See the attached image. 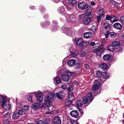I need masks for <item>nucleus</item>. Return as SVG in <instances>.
<instances>
[{
    "label": "nucleus",
    "instance_id": "1",
    "mask_svg": "<svg viewBox=\"0 0 124 124\" xmlns=\"http://www.w3.org/2000/svg\"><path fill=\"white\" fill-rule=\"evenodd\" d=\"M73 73L68 71H66L65 74L62 76V79L64 81H67L70 79V77L73 76Z\"/></svg>",
    "mask_w": 124,
    "mask_h": 124
},
{
    "label": "nucleus",
    "instance_id": "2",
    "mask_svg": "<svg viewBox=\"0 0 124 124\" xmlns=\"http://www.w3.org/2000/svg\"><path fill=\"white\" fill-rule=\"evenodd\" d=\"M54 95V94L53 93H50L48 94L47 98L45 100L46 105L48 106L50 105L52 99L53 98Z\"/></svg>",
    "mask_w": 124,
    "mask_h": 124
},
{
    "label": "nucleus",
    "instance_id": "3",
    "mask_svg": "<svg viewBox=\"0 0 124 124\" xmlns=\"http://www.w3.org/2000/svg\"><path fill=\"white\" fill-rule=\"evenodd\" d=\"M100 46V43H98L93 47V53H96V55L98 56H100L101 55V53L99 51L100 50H99Z\"/></svg>",
    "mask_w": 124,
    "mask_h": 124
},
{
    "label": "nucleus",
    "instance_id": "4",
    "mask_svg": "<svg viewBox=\"0 0 124 124\" xmlns=\"http://www.w3.org/2000/svg\"><path fill=\"white\" fill-rule=\"evenodd\" d=\"M0 101L2 102V106L5 109H7V105L6 104V100L5 96H1L0 100Z\"/></svg>",
    "mask_w": 124,
    "mask_h": 124
},
{
    "label": "nucleus",
    "instance_id": "5",
    "mask_svg": "<svg viewBox=\"0 0 124 124\" xmlns=\"http://www.w3.org/2000/svg\"><path fill=\"white\" fill-rule=\"evenodd\" d=\"M88 5V4H85V3L82 2L79 3L78 6V7L79 9H81L82 10L85 9Z\"/></svg>",
    "mask_w": 124,
    "mask_h": 124
},
{
    "label": "nucleus",
    "instance_id": "6",
    "mask_svg": "<svg viewBox=\"0 0 124 124\" xmlns=\"http://www.w3.org/2000/svg\"><path fill=\"white\" fill-rule=\"evenodd\" d=\"M84 41L81 38L77 39L76 41V44L77 45L80 47H84Z\"/></svg>",
    "mask_w": 124,
    "mask_h": 124
},
{
    "label": "nucleus",
    "instance_id": "7",
    "mask_svg": "<svg viewBox=\"0 0 124 124\" xmlns=\"http://www.w3.org/2000/svg\"><path fill=\"white\" fill-rule=\"evenodd\" d=\"M91 19L88 17H85L83 20V24L85 25H88L90 22Z\"/></svg>",
    "mask_w": 124,
    "mask_h": 124
},
{
    "label": "nucleus",
    "instance_id": "8",
    "mask_svg": "<svg viewBox=\"0 0 124 124\" xmlns=\"http://www.w3.org/2000/svg\"><path fill=\"white\" fill-rule=\"evenodd\" d=\"M68 17L67 18L69 23H70L75 21V18L74 16L70 15L67 16Z\"/></svg>",
    "mask_w": 124,
    "mask_h": 124
},
{
    "label": "nucleus",
    "instance_id": "9",
    "mask_svg": "<svg viewBox=\"0 0 124 124\" xmlns=\"http://www.w3.org/2000/svg\"><path fill=\"white\" fill-rule=\"evenodd\" d=\"M43 95L42 93H38L36 95L37 100L39 102H42L43 100Z\"/></svg>",
    "mask_w": 124,
    "mask_h": 124
},
{
    "label": "nucleus",
    "instance_id": "10",
    "mask_svg": "<svg viewBox=\"0 0 124 124\" xmlns=\"http://www.w3.org/2000/svg\"><path fill=\"white\" fill-rule=\"evenodd\" d=\"M61 118L58 116L55 117L54 119L53 124H61Z\"/></svg>",
    "mask_w": 124,
    "mask_h": 124
},
{
    "label": "nucleus",
    "instance_id": "11",
    "mask_svg": "<svg viewBox=\"0 0 124 124\" xmlns=\"http://www.w3.org/2000/svg\"><path fill=\"white\" fill-rule=\"evenodd\" d=\"M85 11V14L87 16H89L91 13L92 10L91 8L88 6L87 8H86Z\"/></svg>",
    "mask_w": 124,
    "mask_h": 124
},
{
    "label": "nucleus",
    "instance_id": "12",
    "mask_svg": "<svg viewBox=\"0 0 124 124\" xmlns=\"http://www.w3.org/2000/svg\"><path fill=\"white\" fill-rule=\"evenodd\" d=\"M70 114L72 116L75 118H77L78 116V113L77 110L71 111L70 113Z\"/></svg>",
    "mask_w": 124,
    "mask_h": 124
},
{
    "label": "nucleus",
    "instance_id": "13",
    "mask_svg": "<svg viewBox=\"0 0 124 124\" xmlns=\"http://www.w3.org/2000/svg\"><path fill=\"white\" fill-rule=\"evenodd\" d=\"M83 35L84 38L86 39L90 38L92 37V34L89 32L84 33Z\"/></svg>",
    "mask_w": 124,
    "mask_h": 124
},
{
    "label": "nucleus",
    "instance_id": "14",
    "mask_svg": "<svg viewBox=\"0 0 124 124\" xmlns=\"http://www.w3.org/2000/svg\"><path fill=\"white\" fill-rule=\"evenodd\" d=\"M113 26L115 28L119 30H121L122 28V25L118 23H114L113 25Z\"/></svg>",
    "mask_w": 124,
    "mask_h": 124
},
{
    "label": "nucleus",
    "instance_id": "15",
    "mask_svg": "<svg viewBox=\"0 0 124 124\" xmlns=\"http://www.w3.org/2000/svg\"><path fill=\"white\" fill-rule=\"evenodd\" d=\"M68 64L70 66H72L76 64L75 60H74L71 59L69 60L68 62Z\"/></svg>",
    "mask_w": 124,
    "mask_h": 124
},
{
    "label": "nucleus",
    "instance_id": "16",
    "mask_svg": "<svg viewBox=\"0 0 124 124\" xmlns=\"http://www.w3.org/2000/svg\"><path fill=\"white\" fill-rule=\"evenodd\" d=\"M33 96V94L32 93H28L27 95V99L30 102H32V97Z\"/></svg>",
    "mask_w": 124,
    "mask_h": 124
},
{
    "label": "nucleus",
    "instance_id": "17",
    "mask_svg": "<svg viewBox=\"0 0 124 124\" xmlns=\"http://www.w3.org/2000/svg\"><path fill=\"white\" fill-rule=\"evenodd\" d=\"M94 83L95 85L100 87L101 85L102 84L103 82L101 79H99L95 80Z\"/></svg>",
    "mask_w": 124,
    "mask_h": 124
},
{
    "label": "nucleus",
    "instance_id": "18",
    "mask_svg": "<svg viewBox=\"0 0 124 124\" xmlns=\"http://www.w3.org/2000/svg\"><path fill=\"white\" fill-rule=\"evenodd\" d=\"M100 67L104 71L107 69L108 66L107 64L106 63H102L100 65Z\"/></svg>",
    "mask_w": 124,
    "mask_h": 124
},
{
    "label": "nucleus",
    "instance_id": "19",
    "mask_svg": "<svg viewBox=\"0 0 124 124\" xmlns=\"http://www.w3.org/2000/svg\"><path fill=\"white\" fill-rule=\"evenodd\" d=\"M109 76V74L107 72H104L102 73L101 78L107 79L108 78Z\"/></svg>",
    "mask_w": 124,
    "mask_h": 124
},
{
    "label": "nucleus",
    "instance_id": "20",
    "mask_svg": "<svg viewBox=\"0 0 124 124\" xmlns=\"http://www.w3.org/2000/svg\"><path fill=\"white\" fill-rule=\"evenodd\" d=\"M104 17V14H99L97 16V21L99 23L101 21V18H103Z\"/></svg>",
    "mask_w": 124,
    "mask_h": 124
},
{
    "label": "nucleus",
    "instance_id": "21",
    "mask_svg": "<svg viewBox=\"0 0 124 124\" xmlns=\"http://www.w3.org/2000/svg\"><path fill=\"white\" fill-rule=\"evenodd\" d=\"M61 92H59L56 93V94L57 97L60 99H62L64 98V96Z\"/></svg>",
    "mask_w": 124,
    "mask_h": 124
},
{
    "label": "nucleus",
    "instance_id": "22",
    "mask_svg": "<svg viewBox=\"0 0 124 124\" xmlns=\"http://www.w3.org/2000/svg\"><path fill=\"white\" fill-rule=\"evenodd\" d=\"M19 116V115L18 112H14L13 113V114L12 116L13 118L14 119H18Z\"/></svg>",
    "mask_w": 124,
    "mask_h": 124
},
{
    "label": "nucleus",
    "instance_id": "23",
    "mask_svg": "<svg viewBox=\"0 0 124 124\" xmlns=\"http://www.w3.org/2000/svg\"><path fill=\"white\" fill-rule=\"evenodd\" d=\"M54 81H55L58 84L60 83L61 82V79L59 77L57 76L54 78Z\"/></svg>",
    "mask_w": 124,
    "mask_h": 124
},
{
    "label": "nucleus",
    "instance_id": "24",
    "mask_svg": "<svg viewBox=\"0 0 124 124\" xmlns=\"http://www.w3.org/2000/svg\"><path fill=\"white\" fill-rule=\"evenodd\" d=\"M79 53V51L77 50L74 52H70V54L73 57H75Z\"/></svg>",
    "mask_w": 124,
    "mask_h": 124
},
{
    "label": "nucleus",
    "instance_id": "25",
    "mask_svg": "<svg viewBox=\"0 0 124 124\" xmlns=\"http://www.w3.org/2000/svg\"><path fill=\"white\" fill-rule=\"evenodd\" d=\"M110 58V56L109 54L104 55L103 57V60L104 61H108L109 60Z\"/></svg>",
    "mask_w": 124,
    "mask_h": 124
},
{
    "label": "nucleus",
    "instance_id": "26",
    "mask_svg": "<svg viewBox=\"0 0 124 124\" xmlns=\"http://www.w3.org/2000/svg\"><path fill=\"white\" fill-rule=\"evenodd\" d=\"M115 46L111 45L108 46V50L110 51L113 52L115 50Z\"/></svg>",
    "mask_w": 124,
    "mask_h": 124
},
{
    "label": "nucleus",
    "instance_id": "27",
    "mask_svg": "<svg viewBox=\"0 0 124 124\" xmlns=\"http://www.w3.org/2000/svg\"><path fill=\"white\" fill-rule=\"evenodd\" d=\"M87 96L89 99V101L91 102L93 100V95L92 94L91 92H90L87 94Z\"/></svg>",
    "mask_w": 124,
    "mask_h": 124
},
{
    "label": "nucleus",
    "instance_id": "28",
    "mask_svg": "<svg viewBox=\"0 0 124 124\" xmlns=\"http://www.w3.org/2000/svg\"><path fill=\"white\" fill-rule=\"evenodd\" d=\"M40 107L39 104L38 103L34 104L32 106V108L34 109H36Z\"/></svg>",
    "mask_w": 124,
    "mask_h": 124
},
{
    "label": "nucleus",
    "instance_id": "29",
    "mask_svg": "<svg viewBox=\"0 0 124 124\" xmlns=\"http://www.w3.org/2000/svg\"><path fill=\"white\" fill-rule=\"evenodd\" d=\"M104 26L105 28L107 29H109L110 27V25L107 22L104 23Z\"/></svg>",
    "mask_w": 124,
    "mask_h": 124
},
{
    "label": "nucleus",
    "instance_id": "30",
    "mask_svg": "<svg viewBox=\"0 0 124 124\" xmlns=\"http://www.w3.org/2000/svg\"><path fill=\"white\" fill-rule=\"evenodd\" d=\"M68 98L70 100L72 101L75 98L74 94L72 93H69Z\"/></svg>",
    "mask_w": 124,
    "mask_h": 124
},
{
    "label": "nucleus",
    "instance_id": "31",
    "mask_svg": "<svg viewBox=\"0 0 124 124\" xmlns=\"http://www.w3.org/2000/svg\"><path fill=\"white\" fill-rule=\"evenodd\" d=\"M83 103L84 104H87L88 102V99L86 96H84L82 98Z\"/></svg>",
    "mask_w": 124,
    "mask_h": 124
},
{
    "label": "nucleus",
    "instance_id": "32",
    "mask_svg": "<svg viewBox=\"0 0 124 124\" xmlns=\"http://www.w3.org/2000/svg\"><path fill=\"white\" fill-rule=\"evenodd\" d=\"M110 21L112 22H115L118 21V20L116 19V17L113 15L111 16Z\"/></svg>",
    "mask_w": 124,
    "mask_h": 124
},
{
    "label": "nucleus",
    "instance_id": "33",
    "mask_svg": "<svg viewBox=\"0 0 124 124\" xmlns=\"http://www.w3.org/2000/svg\"><path fill=\"white\" fill-rule=\"evenodd\" d=\"M120 42L119 41H114L113 42L112 45L115 47L119 46L120 45Z\"/></svg>",
    "mask_w": 124,
    "mask_h": 124
},
{
    "label": "nucleus",
    "instance_id": "34",
    "mask_svg": "<svg viewBox=\"0 0 124 124\" xmlns=\"http://www.w3.org/2000/svg\"><path fill=\"white\" fill-rule=\"evenodd\" d=\"M22 108L24 111H27L29 110V106L25 105L23 106Z\"/></svg>",
    "mask_w": 124,
    "mask_h": 124
},
{
    "label": "nucleus",
    "instance_id": "35",
    "mask_svg": "<svg viewBox=\"0 0 124 124\" xmlns=\"http://www.w3.org/2000/svg\"><path fill=\"white\" fill-rule=\"evenodd\" d=\"M72 101H66L65 103V105L66 106H68L70 105L72 103Z\"/></svg>",
    "mask_w": 124,
    "mask_h": 124
},
{
    "label": "nucleus",
    "instance_id": "36",
    "mask_svg": "<svg viewBox=\"0 0 124 124\" xmlns=\"http://www.w3.org/2000/svg\"><path fill=\"white\" fill-rule=\"evenodd\" d=\"M77 104L78 106L81 107L82 106L83 104L82 103V101L80 100H79L77 101Z\"/></svg>",
    "mask_w": 124,
    "mask_h": 124
},
{
    "label": "nucleus",
    "instance_id": "37",
    "mask_svg": "<svg viewBox=\"0 0 124 124\" xmlns=\"http://www.w3.org/2000/svg\"><path fill=\"white\" fill-rule=\"evenodd\" d=\"M100 87L96 85H94L92 88V90L93 91H95L96 90H98Z\"/></svg>",
    "mask_w": 124,
    "mask_h": 124
},
{
    "label": "nucleus",
    "instance_id": "38",
    "mask_svg": "<svg viewBox=\"0 0 124 124\" xmlns=\"http://www.w3.org/2000/svg\"><path fill=\"white\" fill-rule=\"evenodd\" d=\"M96 76L98 77L101 78V75H102V73L100 71H96Z\"/></svg>",
    "mask_w": 124,
    "mask_h": 124
},
{
    "label": "nucleus",
    "instance_id": "39",
    "mask_svg": "<svg viewBox=\"0 0 124 124\" xmlns=\"http://www.w3.org/2000/svg\"><path fill=\"white\" fill-rule=\"evenodd\" d=\"M110 34V36L112 38H114L116 35V34L114 32H111Z\"/></svg>",
    "mask_w": 124,
    "mask_h": 124
},
{
    "label": "nucleus",
    "instance_id": "40",
    "mask_svg": "<svg viewBox=\"0 0 124 124\" xmlns=\"http://www.w3.org/2000/svg\"><path fill=\"white\" fill-rule=\"evenodd\" d=\"M122 50V48L120 47L115 48V51L116 52H120Z\"/></svg>",
    "mask_w": 124,
    "mask_h": 124
},
{
    "label": "nucleus",
    "instance_id": "41",
    "mask_svg": "<svg viewBox=\"0 0 124 124\" xmlns=\"http://www.w3.org/2000/svg\"><path fill=\"white\" fill-rule=\"evenodd\" d=\"M68 2L72 5L76 4V1L75 0H69Z\"/></svg>",
    "mask_w": 124,
    "mask_h": 124
},
{
    "label": "nucleus",
    "instance_id": "42",
    "mask_svg": "<svg viewBox=\"0 0 124 124\" xmlns=\"http://www.w3.org/2000/svg\"><path fill=\"white\" fill-rule=\"evenodd\" d=\"M91 30L93 32H94L96 31V28L95 26L94 25L91 28Z\"/></svg>",
    "mask_w": 124,
    "mask_h": 124
},
{
    "label": "nucleus",
    "instance_id": "43",
    "mask_svg": "<svg viewBox=\"0 0 124 124\" xmlns=\"http://www.w3.org/2000/svg\"><path fill=\"white\" fill-rule=\"evenodd\" d=\"M80 54L81 56L82 57L85 56L86 54L85 52L83 50L81 51Z\"/></svg>",
    "mask_w": 124,
    "mask_h": 124
},
{
    "label": "nucleus",
    "instance_id": "44",
    "mask_svg": "<svg viewBox=\"0 0 124 124\" xmlns=\"http://www.w3.org/2000/svg\"><path fill=\"white\" fill-rule=\"evenodd\" d=\"M70 122L71 124H78L77 121L76 120H71L70 121Z\"/></svg>",
    "mask_w": 124,
    "mask_h": 124
},
{
    "label": "nucleus",
    "instance_id": "45",
    "mask_svg": "<svg viewBox=\"0 0 124 124\" xmlns=\"http://www.w3.org/2000/svg\"><path fill=\"white\" fill-rule=\"evenodd\" d=\"M50 122V120L48 118L46 119L44 122V124H49Z\"/></svg>",
    "mask_w": 124,
    "mask_h": 124
},
{
    "label": "nucleus",
    "instance_id": "46",
    "mask_svg": "<svg viewBox=\"0 0 124 124\" xmlns=\"http://www.w3.org/2000/svg\"><path fill=\"white\" fill-rule=\"evenodd\" d=\"M111 16H109V15H107L106 16L105 19L106 20H109L110 21Z\"/></svg>",
    "mask_w": 124,
    "mask_h": 124
},
{
    "label": "nucleus",
    "instance_id": "47",
    "mask_svg": "<svg viewBox=\"0 0 124 124\" xmlns=\"http://www.w3.org/2000/svg\"><path fill=\"white\" fill-rule=\"evenodd\" d=\"M61 88L64 90H66L67 88L66 86L65 85H61Z\"/></svg>",
    "mask_w": 124,
    "mask_h": 124
},
{
    "label": "nucleus",
    "instance_id": "48",
    "mask_svg": "<svg viewBox=\"0 0 124 124\" xmlns=\"http://www.w3.org/2000/svg\"><path fill=\"white\" fill-rule=\"evenodd\" d=\"M89 45V42H85L84 41V47H85L86 46H88Z\"/></svg>",
    "mask_w": 124,
    "mask_h": 124
},
{
    "label": "nucleus",
    "instance_id": "49",
    "mask_svg": "<svg viewBox=\"0 0 124 124\" xmlns=\"http://www.w3.org/2000/svg\"><path fill=\"white\" fill-rule=\"evenodd\" d=\"M110 3L112 4L113 5H116V4H118V3H116L115 1H113V0H110Z\"/></svg>",
    "mask_w": 124,
    "mask_h": 124
},
{
    "label": "nucleus",
    "instance_id": "50",
    "mask_svg": "<svg viewBox=\"0 0 124 124\" xmlns=\"http://www.w3.org/2000/svg\"><path fill=\"white\" fill-rule=\"evenodd\" d=\"M19 114V115H20V114L22 115H23L24 113V112L23 111V110H19L18 112Z\"/></svg>",
    "mask_w": 124,
    "mask_h": 124
},
{
    "label": "nucleus",
    "instance_id": "51",
    "mask_svg": "<svg viewBox=\"0 0 124 124\" xmlns=\"http://www.w3.org/2000/svg\"><path fill=\"white\" fill-rule=\"evenodd\" d=\"M68 90L69 92H70L73 90V87L72 86H70L68 88Z\"/></svg>",
    "mask_w": 124,
    "mask_h": 124
},
{
    "label": "nucleus",
    "instance_id": "52",
    "mask_svg": "<svg viewBox=\"0 0 124 124\" xmlns=\"http://www.w3.org/2000/svg\"><path fill=\"white\" fill-rule=\"evenodd\" d=\"M79 17L81 19H83L85 18V15L84 14H83L81 15H79Z\"/></svg>",
    "mask_w": 124,
    "mask_h": 124
},
{
    "label": "nucleus",
    "instance_id": "53",
    "mask_svg": "<svg viewBox=\"0 0 124 124\" xmlns=\"http://www.w3.org/2000/svg\"><path fill=\"white\" fill-rule=\"evenodd\" d=\"M109 34V32L108 31H107L104 34L105 37L106 38H107L108 37Z\"/></svg>",
    "mask_w": 124,
    "mask_h": 124
},
{
    "label": "nucleus",
    "instance_id": "54",
    "mask_svg": "<svg viewBox=\"0 0 124 124\" xmlns=\"http://www.w3.org/2000/svg\"><path fill=\"white\" fill-rule=\"evenodd\" d=\"M103 45H101V46L100 48L99 47V50H100L99 51L101 53V52H102V50H103Z\"/></svg>",
    "mask_w": 124,
    "mask_h": 124
},
{
    "label": "nucleus",
    "instance_id": "55",
    "mask_svg": "<svg viewBox=\"0 0 124 124\" xmlns=\"http://www.w3.org/2000/svg\"><path fill=\"white\" fill-rule=\"evenodd\" d=\"M75 68H77V69H79L80 67V64L79 63H77L76 64H75Z\"/></svg>",
    "mask_w": 124,
    "mask_h": 124
},
{
    "label": "nucleus",
    "instance_id": "56",
    "mask_svg": "<svg viewBox=\"0 0 124 124\" xmlns=\"http://www.w3.org/2000/svg\"><path fill=\"white\" fill-rule=\"evenodd\" d=\"M37 124H44V122L42 120L39 121L37 123Z\"/></svg>",
    "mask_w": 124,
    "mask_h": 124
},
{
    "label": "nucleus",
    "instance_id": "57",
    "mask_svg": "<svg viewBox=\"0 0 124 124\" xmlns=\"http://www.w3.org/2000/svg\"><path fill=\"white\" fill-rule=\"evenodd\" d=\"M120 20L121 22H124V16H123L121 17Z\"/></svg>",
    "mask_w": 124,
    "mask_h": 124
},
{
    "label": "nucleus",
    "instance_id": "58",
    "mask_svg": "<svg viewBox=\"0 0 124 124\" xmlns=\"http://www.w3.org/2000/svg\"><path fill=\"white\" fill-rule=\"evenodd\" d=\"M119 5V4L118 3V4H116V5L114 6V7L116 8L117 9H119L120 8Z\"/></svg>",
    "mask_w": 124,
    "mask_h": 124
},
{
    "label": "nucleus",
    "instance_id": "59",
    "mask_svg": "<svg viewBox=\"0 0 124 124\" xmlns=\"http://www.w3.org/2000/svg\"><path fill=\"white\" fill-rule=\"evenodd\" d=\"M95 44V43L94 42H91L90 43V45L91 46H93Z\"/></svg>",
    "mask_w": 124,
    "mask_h": 124
},
{
    "label": "nucleus",
    "instance_id": "60",
    "mask_svg": "<svg viewBox=\"0 0 124 124\" xmlns=\"http://www.w3.org/2000/svg\"><path fill=\"white\" fill-rule=\"evenodd\" d=\"M80 113L82 115H83V110L81 109H78Z\"/></svg>",
    "mask_w": 124,
    "mask_h": 124
},
{
    "label": "nucleus",
    "instance_id": "61",
    "mask_svg": "<svg viewBox=\"0 0 124 124\" xmlns=\"http://www.w3.org/2000/svg\"><path fill=\"white\" fill-rule=\"evenodd\" d=\"M11 108V105L10 104H8V110H10Z\"/></svg>",
    "mask_w": 124,
    "mask_h": 124
},
{
    "label": "nucleus",
    "instance_id": "62",
    "mask_svg": "<svg viewBox=\"0 0 124 124\" xmlns=\"http://www.w3.org/2000/svg\"><path fill=\"white\" fill-rule=\"evenodd\" d=\"M85 67L87 69H89V66L88 64H86L85 65Z\"/></svg>",
    "mask_w": 124,
    "mask_h": 124
},
{
    "label": "nucleus",
    "instance_id": "63",
    "mask_svg": "<svg viewBox=\"0 0 124 124\" xmlns=\"http://www.w3.org/2000/svg\"><path fill=\"white\" fill-rule=\"evenodd\" d=\"M91 5L92 6H94L95 5V2L93 1H91Z\"/></svg>",
    "mask_w": 124,
    "mask_h": 124
},
{
    "label": "nucleus",
    "instance_id": "64",
    "mask_svg": "<svg viewBox=\"0 0 124 124\" xmlns=\"http://www.w3.org/2000/svg\"><path fill=\"white\" fill-rule=\"evenodd\" d=\"M100 14H104L103 13L104 12V10L103 9H102L100 10Z\"/></svg>",
    "mask_w": 124,
    "mask_h": 124
}]
</instances>
